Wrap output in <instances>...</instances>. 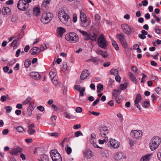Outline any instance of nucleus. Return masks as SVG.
Segmentation results:
<instances>
[{"label": "nucleus", "mask_w": 161, "mask_h": 161, "mask_svg": "<svg viewBox=\"0 0 161 161\" xmlns=\"http://www.w3.org/2000/svg\"><path fill=\"white\" fill-rule=\"evenodd\" d=\"M120 142L114 139L110 138L108 143V145L111 149L118 148L120 146Z\"/></svg>", "instance_id": "5"}, {"label": "nucleus", "mask_w": 161, "mask_h": 161, "mask_svg": "<svg viewBox=\"0 0 161 161\" xmlns=\"http://www.w3.org/2000/svg\"><path fill=\"white\" fill-rule=\"evenodd\" d=\"M131 69L133 72L138 74V69L137 67L135 66H133L132 67Z\"/></svg>", "instance_id": "59"}, {"label": "nucleus", "mask_w": 161, "mask_h": 161, "mask_svg": "<svg viewBox=\"0 0 161 161\" xmlns=\"http://www.w3.org/2000/svg\"><path fill=\"white\" fill-rule=\"evenodd\" d=\"M58 16L60 21L64 24L67 26L71 25V19L70 16L64 10H60L59 11Z\"/></svg>", "instance_id": "1"}, {"label": "nucleus", "mask_w": 161, "mask_h": 161, "mask_svg": "<svg viewBox=\"0 0 161 161\" xmlns=\"http://www.w3.org/2000/svg\"><path fill=\"white\" fill-rule=\"evenodd\" d=\"M159 26H156L154 29L156 33L158 34H159L161 33V29H159Z\"/></svg>", "instance_id": "48"}, {"label": "nucleus", "mask_w": 161, "mask_h": 161, "mask_svg": "<svg viewBox=\"0 0 161 161\" xmlns=\"http://www.w3.org/2000/svg\"><path fill=\"white\" fill-rule=\"evenodd\" d=\"M114 158L117 161H123L126 158V157L122 152H117L114 153Z\"/></svg>", "instance_id": "8"}, {"label": "nucleus", "mask_w": 161, "mask_h": 161, "mask_svg": "<svg viewBox=\"0 0 161 161\" xmlns=\"http://www.w3.org/2000/svg\"><path fill=\"white\" fill-rule=\"evenodd\" d=\"M97 92L98 93L101 92L103 89V86L101 84H98L97 86Z\"/></svg>", "instance_id": "37"}, {"label": "nucleus", "mask_w": 161, "mask_h": 161, "mask_svg": "<svg viewBox=\"0 0 161 161\" xmlns=\"http://www.w3.org/2000/svg\"><path fill=\"white\" fill-rule=\"evenodd\" d=\"M99 53L104 58H106L108 55V54L106 52L103 51L102 50L99 51Z\"/></svg>", "instance_id": "34"}, {"label": "nucleus", "mask_w": 161, "mask_h": 161, "mask_svg": "<svg viewBox=\"0 0 161 161\" xmlns=\"http://www.w3.org/2000/svg\"><path fill=\"white\" fill-rule=\"evenodd\" d=\"M152 154H147L143 156L141 158L140 161H149L151 158Z\"/></svg>", "instance_id": "21"}, {"label": "nucleus", "mask_w": 161, "mask_h": 161, "mask_svg": "<svg viewBox=\"0 0 161 161\" xmlns=\"http://www.w3.org/2000/svg\"><path fill=\"white\" fill-rule=\"evenodd\" d=\"M79 31L82 34L83 36L86 38V39H88V37H89V34L87 32L83 31H81L80 30H79Z\"/></svg>", "instance_id": "38"}, {"label": "nucleus", "mask_w": 161, "mask_h": 161, "mask_svg": "<svg viewBox=\"0 0 161 161\" xmlns=\"http://www.w3.org/2000/svg\"><path fill=\"white\" fill-rule=\"evenodd\" d=\"M17 41H13L11 43V46L14 47H16L17 46Z\"/></svg>", "instance_id": "62"}, {"label": "nucleus", "mask_w": 161, "mask_h": 161, "mask_svg": "<svg viewBox=\"0 0 161 161\" xmlns=\"http://www.w3.org/2000/svg\"><path fill=\"white\" fill-rule=\"evenodd\" d=\"M53 17V15L51 13H44L41 16V21L43 24H48L52 19Z\"/></svg>", "instance_id": "3"}, {"label": "nucleus", "mask_w": 161, "mask_h": 161, "mask_svg": "<svg viewBox=\"0 0 161 161\" xmlns=\"http://www.w3.org/2000/svg\"><path fill=\"white\" fill-rule=\"evenodd\" d=\"M29 5V3L26 0H19L18 3L17 7L20 10L25 11L28 8Z\"/></svg>", "instance_id": "7"}, {"label": "nucleus", "mask_w": 161, "mask_h": 161, "mask_svg": "<svg viewBox=\"0 0 161 161\" xmlns=\"http://www.w3.org/2000/svg\"><path fill=\"white\" fill-rule=\"evenodd\" d=\"M131 135L136 139H139L142 136V133L140 130H134L131 131Z\"/></svg>", "instance_id": "10"}, {"label": "nucleus", "mask_w": 161, "mask_h": 161, "mask_svg": "<svg viewBox=\"0 0 161 161\" xmlns=\"http://www.w3.org/2000/svg\"><path fill=\"white\" fill-rule=\"evenodd\" d=\"M31 64V62L29 59H27L25 62V66L26 68H28Z\"/></svg>", "instance_id": "45"}, {"label": "nucleus", "mask_w": 161, "mask_h": 161, "mask_svg": "<svg viewBox=\"0 0 161 161\" xmlns=\"http://www.w3.org/2000/svg\"><path fill=\"white\" fill-rule=\"evenodd\" d=\"M115 80L117 82H119L120 81L121 77L119 75V74H117V75H115Z\"/></svg>", "instance_id": "57"}, {"label": "nucleus", "mask_w": 161, "mask_h": 161, "mask_svg": "<svg viewBox=\"0 0 161 161\" xmlns=\"http://www.w3.org/2000/svg\"><path fill=\"white\" fill-rule=\"evenodd\" d=\"M65 31V30L64 28L62 27H58L57 29V35L58 36H61Z\"/></svg>", "instance_id": "20"}, {"label": "nucleus", "mask_w": 161, "mask_h": 161, "mask_svg": "<svg viewBox=\"0 0 161 161\" xmlns=\"http://www.w3.org/2000/svg\"><path fill=\"white\" fill-rule=\"evenodd\" d=\"M32 99L30 97H28L23 102H22V104L23 105H25L26 104L29 103L30 101Z\"/></svg>", "instance_id": "35"}, {"label": "nucleus", "mask_w": 161, "mask_h": 161, "mask_svg": "<svg viewBox=\"0 0 161 161\" xmlns=\"http://www.w3.org/2000/svg\"><path fill=\"white\" fill-rule=\"evenodd\" d=\"M121 27L124 32L127 35L131 34V30L127 24H123L121 25Z\"/></svg>", "instance_id": "11"}, {"label": "nucleus", "mask_w": 161, "mask_h": 161, "mask_svg": "<svg viewBox=\"0 0 161 161\" xmlns=\"http://www.w3.org/2000/svg\"><path fill=\"white\" fill-rule=\"evenodd\" d=\"M142 97L140 94H137L136 96V97L134 101L135 104H138L140 103Z\"/></svg>", "instance_id": "26"}, {"label": "nucleus", "mask_w": 161, "mask_h": 161, "mask_svg": "<svg viewBox=\"0 0 161 161\" xmlns=\"http://www.w3.org/2000/svg\"><path fill=\"white\" fill-rule=\"evenodd\" d=\"M112 43L113 46L114 48L116 51L119 50V47L118 46V44L115 41H112Z\"/></svg>", "instance_id": "43"}, {"label": "nucleus", "mask_w": 161, "mask_h": 161, "mask_svg": "<svg viewBox=\"0 0 161 161\" xmlns=\"http://www.w3.org/2000/svg\"><path fill=\"white\" fill-rule=\"evenodd\" d=\"M85 91V88L83 87H82L81 90L79 91L80 92V96L83 97L84 96L83 92Z\"/></svg>", "instance_id": "54"}, {"label": "nucleus", "mask_w": 161, "mask_h": 161, "mask_svg": "<svg viewBox=\"0 0 161 161\" xmlns=\"http://www.w3.org/2000/svg\"><path fill=\"white\" fill-rule=\"evenodd\" d=\"M34 124H31L28 125L27 132L29 134L32 135L36 132V130L34 129Z\"/></svg>", "instance_id": "15"}, {"label": "nucleus", "mask_w": 161, "mask_h": 161, "mask_svg": "<svg viewBox=\"0 0 161 161\" xmlns=\"http://www.w3.org/2000/svg\"><path fill=\"white\" fill-rule=\"evenodd\" d=\"M65 38L66 40H78L79 39L77 35L74 32L66 34Z\"/></svg>", "instance_id": "9"}, {"label": "nucleus", "mask_w": 161, "mask_h": 161, "mask_svg": "<svg viewBox=\"0 0 161 161\" xmlns=\"http://www.w3.org/2000/svg\"><path fill=\"white\" fill-rule=\"evenodd\" d=\"M97 42L99 47L102 48L106 49L107 45L106 41H97Z\"/></svg>", "instance_id": "19"}, {"label": "nucleus", "mask_w": 161, "mask_h": 161, "mask_svg": "<svg viewBox=\"0 0 161 161\" xmlns=\"http://www.w3.org/2000/svg\"><path fill=\"white\" fill-rule=\"evenodd\" d=\"M123 47L125 48H126L127 47V43L126 41H120Z\"/></svg>", "instance_id": "47"}, {"label": "nucleus", "mask_w": 161, "mask_h": 161, "mask_svg": "<svg viewBox=\"0 0 161 161\" xmlns=\"http://www.w3.org/2000/svg\"><path fill=\"white\" fill-rule=\"evenodd\" d=\"M5 109L6 110V112L7 113H10L12 109V108L10 106H7L5 107Z\"/></svg>", "instance_id": "49"}, {"label": "nucleus", "mask_w": 161, "mask_h": 161, "mask_svg": "<svg viewBox=\"0 0 161 161\" xmlns=\"http://www.w3.org/2000/svg\"><path fill=\"white\" fill-rule=\"evenodd\" d=\"M64 115L66 118L70 119L72 117L70 113L67 112L64 113Z\"/></svg>", "instance_id": "52"}, {"label": "nucleus", "mask_w": 161, "mask_h": 161, "mask_svg": "<svg viewBox=\"0 0 161 161\" xmlns=\"http://www.w3.org/2000/svg\"><path fill=\"white\" fill-rule=\"evenodd\" d=\"M7 97L5 95H3V96H2L1 97V98H0L1 101V102H4L5 101H6V100L7 98L8 99V95H7Z\"/></svg>", "instance_id": "53"}, {"label": "nucleus", "mask_w": 161, "mask_h": 161, "mask_svg": "<svg viewBox=\"0 0 161 161\" xmlns=\"http://www.w3.org/2000/svg\"><path fill=\"white\" fill-rule=\"evenodd\" d=\"M11 12L10 9L8 7H4L2 9V14L4 15H9Z\"/></svg>", "instance_id": "17"}, {"label": "nucleus", "mask_w": 161, "mask_h": 161, "mask_svg": "<svg viewBox=\"0 0 161 161\" xmlns=\"http://www.w3.org/2000/svg\"><path fill=\"white\" fill-rule=\"evenodd\" d=\"M84 155L87 158H91L92 156V151L90 149L87 150L85 152Z\"/></svg>", "instance_id": "24"}, {"label": "nucleus", "mask_w": 161, "mask_h": 161, "mask_svg": "<svg viewBox=\"0 0 161 161\" xmlns=\"http://www.w3.org/2000/svg\"><path fill=\"white\" fill-rule=\"evenodd\" d=\"M129 74L130 80L134 82L136 81V77L130 72H129Z\"/></svg>", "instance_id": "32"}, {"label": "nucleus", "mask_w": 161, "mask_h": 161, "mask_svg": "<svg viewBox=\"0 0 161 161\" xmlns=\"http://www.w3.org/2000/svg\"><path fill=\"white\" fill-rule=\"evenodd\" d=\"M30 76L34 80H38L40 79L41 76L40 74L37 72H33L30 74Z\"/></svg>", "instance_id": "18"}, {"label": "nucleus", "mask_w": 161, "mask_h": 161, "mask_svg": "<svg viewBox=\"0 0 161 161\" xmlns=\"http://www.w3.org/2000/svg\"><path fill=\"white\" fill-rule=\"evenodd\" d=\"M100 134L103 137H106V136L108 134V129L105 126L101 127L100 129Z\"/></svg>", "instance_id": "14"}, {"label": "nucleus", "mask_w": 161, "mask_h": 161, "mask_svg": "<svg viewBox=\"0 0 161 161\" xmlns=\"http://www.w3.org/2000/svg\"><path fill=\"white\" fill-rule=\"evenodd\" d=\"M128 85V82H126L124 84H120L119 85V88L121 90H123L127 87Z\"/></svg>", "instance_id": "28"}, {"label": "nucleus", "mask_w": 161, "mask_h": 161, "mask_svg": "<svg viewBox=\"0 0 161 161\" xmlns=\"http://www.w3.org/2000/svg\"><path fill=\"white\" fill-rule=\"evenodd\" d=\"M97 40H105L104 35H101L97 38Z\"/></svg>", "instance_id": "58"}, {"label": "nucleus", "mask_w": 161, "mask_h": 161, "mask_svg": "<svg viewBox=\"0 0 161 161\" xmlns=\"http://www.w3.org/2000/svg\"><path fill=\"white\" fill-rule=\"evenodd\" d=\"M80 26L83 27H86L89 26L90 23L89 20L87 19L86 15L82 12H80Z\"/></svg>", "instance_id": "4"}, {"label": "nucleus", "mask_w": 161, "mask_h": 161, "mask_svg": "<svg viewBox=\"0 0 161 161\" xmlns=\"http://www.w3.org/2000/svg\"><path fill=\"white\" fill-rule=\"evenodd\" d=\"M51 80L55 86H57L58 85V81L57 76L54 78L52 79Z\"/></svg>", "instance_id": "31"}, {"label": "nucleus", "mask_w": 161, "mask_h": 161, "mask_svg": "<svg viewBox=\"0 0 161 161\" xmlns=\"http://www.w3.org/2000/svg\"><path fill=\"white\" fill-rule=\"evenodd\" d=\"M50 155L53 161H62L61 156L57 150H51Z\"/></svg>", "instance_id": "6"}, {"label": "nucleus", "mask_w": 161, "mask_h": 161, "mask_svg": "<svg viewBox=\"0 0 161 161\" xmlns=\"http://www.w3.org/2000/svg\"><path fill=\"white\" fill-rule=\"evenodd\" d=\"M110 73L112 75H116L118 74L119 71L117 69H112L110 71Z\"/></svg>", "instance_id": "40"}, {"label": "nucleus", "mask_w": 161, "mask_h": 161, "mask_svg": "<svg viewBox=\"0 0 161 161\" xmlns=\"http://www.w3.org/2000/svg\"><path fill=\"white\" fill-rule=\"evenodd\" d=\"M100 16L99 15L97 14H96L95 15V19L96 21H97V22H98L99 21L100 19Z\"/></svg>", "instance_id": "55"}, {"label": "nucleus", "mask_w": 161, "mask_h": 161, "mask_svg": "<svg viewBox=\"0 0 161 161\" xmlns=\"http://www.w3.org/2000/svg\"><path fill=\"white\" fill-rule=\"evenodd\" d=\"M161 138L159 136H155L150 140L149 143V147L151 151L157 149L160 144Z\"/></svg>", "instance_id": "2"}, {"label": "nucleus", "mask_w": 161, "mask_h": 161, "mask_svg": "<svg viewBox=\"0 0 161 161\" xmlns=\"http://www.w3.org/2000/svg\"><path fill=\"white\" fill-rule=\"evenodd\" d=\"M101 155L104 157H107L108 156V151L107 150H104L101 152Z\"/></svg>", "instance_id": "29"}, {"label": "nucleus", "mask_w": 161, "mask_h": 161, "mask_svg": "<svg viewBox=\"0 0 161 161\" xmlns=\"http://www.w3.org/2000/svg\"><path fill=\"white\" fill-rule=\"evenodd\" d=\"M63 69L64 70V71H66L68 69V67L66 63H64L62 65Z\"/></svg>", "instance_id": "60"}, {"label": "nucleus", "mask_w": 161, "mask_h": 161, "mask_svg": "<svg viewBox=\"0 0 161 161\" xmlns=\"http://www.w3.org/2000/svg\"><path fill=\"white\" fill-rule=\"evenodd\" d=\"M65 150L68 154H69L71 153L72 149L70 147H68V145L65 147Z\"/></svg>", "instance_id": "44"}, {"label": "nucleus", "mask_w": 161, "mask_h": 161, "mask_svg": "<svg viewBox=\"0 0 161 161\" xmlns=\"http://www.w3.org/2000/svg\"><path fill=\"white\" fill-rule=\"evenodd\" d=\"M16 130L19 132H23L25 131V130L21 126H19L16 128Z\"/></svg>", "instance_id": "36"}, {"label": "nucleus", "mask_w": 161, "mask_h": 161, "mask_svg": "<svg viewBox=\"0 0 161 161\" xmlns=\"http://www.w3.org/2000/svg\"><path fill=\"white\" fill-rule=\"evenodd\" d=\"M47 48L46 45L44 43L42 44L40 47V51H43Z\"/></svg>", "instance_id": "50"}, {"label": "nucleus", "mask_w": 161, "mask_h": 161, "mask_svg": "<svg viewBox=\"0 0 161 161\" xmlns=\"http://www.w3.org/2000/svg\"><path fill=\"white\" fill-rule=\"evenodd\" d=\"M24 35V31L23 30L20 32L18 34L16 37L17 39H20Z\"/></svg>", "instance_id": "41"}, {"label": "nucleus", "mask_w": 161, "mask_h": 161, "mask_svg": "<svg viewBox=\"0 0 161 161\" xmlns=\"http://www.w3.org/2000/svg\"><path fill=\"white\" fill-rule=\"evenodd\" d=\"M98 59L96 57H92L90 59H89L87 61H91L95 64H97V62Z\"/></svg>", "instance_id": "39"}, {"label": "nucleus", "mask_w": 161, "mask_h": 161, "mask_svg": "<svg viewBox=\"0 0 161 161\" xmlns=\"http://www.w3.org/2000/svg\"><path fill=\"white\" fill-rule=\"evenodd\" d=\"M89 74V72L88 70H84L81 74L80 79L81 80L85 79L88 77Z\"/></svg>", "instance_id": "16"}, {"label": "nucleus", "mask_w": 161, "mask_h": 161, "mask_svg": "<svg viewBox=\"0 0 161 161\" xmlns=\"http://www.w3.org/2000/svg\"><path fill=\"white\" fill-rule=\"evenodd\" d=\"M149 105V103L148 101H144L142 103V106L144 108H148Z\"/></svg>", "instance_id": "33"}, {"label": "nucleus", "mask_w": 161, "mask_h": 161, "mask_svg": "<svg viewBox=\"0 0 161 161\" xmlns=\"http://www.w3.org/2000/svg\"><path fill=\"white\" fill-rule=\"evenodd\" d=\"M104 138L103 140H99V142L100 144H103L104 142H107L108 141V137H104Z\"/></svg>", "instance_id": "42"}, {"label": "nucleus", "mask_w": 161, "mask_h": 161, "mask_svg": "<svg viewBox=\"0 0 161 161\" xmlns=\"http://www.w3.org/2000/svg\"><path fill=\"white\" fill-rule=\"evenodd\" d=\"M89 37H88V40H96V38L97 36V34L95 32L89 34Z\"/></svg>", "instance_id": "22"}, {"label": "nucleus", "mask_w": 161, "mask_h": 161, "mask_svg": "<svg viewBox=\"0 0 161 161\" xmlns=\"http://www.w3.org/2000/svg\"><path fill=\"white\" fill-rule=\"evenodd\" d=\"M33 14L36 16L40 15V8L38 7L34 8L33 10Z\"/></svg>", "instance_id": "23"}, {"label": "nucleus", "mask_w": 161, "mask_h": 161, "mask_svg": "<svg viewBox=\"0 0 161 161\" xmlns=\"http://www.w3.org/2000/svg\"><path fill=\"white\" fill-rule=\"evenodd\" d=\"M37 109L41 112H43L44 110V108L42 106H39L37 107Z\"/></svg>", "instance_id": "63"}, {"label": "nucleus", "mask_w": 161, "mask_h": 161, "mask_svg": "<svg viewBox=\"0 0 161 161\" xmlns=\"http://www.w3.org/2000/svg\"><path fill=\"white\" fill-rule=\"evenodd\" d=\"M117 37L119 40H125L123 35L121 34L117 35Z\"/></svg>", "instance_id": "46"}, {"label": "nucleus", "mask_w": 161, "mask_h": 161, "mask_svg": "<svg viewBox=\"0 0 161 161\" xmlns=\"http://www.w3.org/2000/svg\"><path fill=\"white\" fill-rule=\"evenodd\" d=\"M77 20V15L76 14H74L73 16V21L76 22Z\"/></svg>", "instance_id": "61"}, {"label": "nucleus", "mask_w": 161, "mask_h": 161, "mask_svg": "<svg viewBox=\"0 0 161 161\" xmlns=\"http://www.w3.org/2000/svg\"><path fill=\"white\" fill-rule=\"evenodd\" d=\"M96 136L95 134L92 133L91 134V137L90 139V141L91 143L93 145V146L96 148H102V147H99L96 144Z\"/></svg>", "instance_id": "12"}, {"label": "nucleus", "mask_w": 161, "mask_h": 161, "mask_svg": "<svg viewBox=\"0 0 161 161\" xmlns=\"http://www.w3.org/2000/svg\"><path fill=\"white\" fill-rule=\"evenodd\" d=\"M22 151V149L20 147H18L16 148L13 147L11 149L9 153H10L12 155H17L19 153H21Z\"/></svg>", "instance_id": "13"}, {"label": "nucleus", "mask_w": 161, "mask_h": 161, "mask_svg": "<svg viewBox=\"0 0 161 161\" xmlns=\"http://www.w3.org/2000/svg\"><path fill=\"white\" fill-rule=\"evenodd\" d=\"M99 98H98L96 100H95L92 103L93 106H95L97 105V104L99 102Z\"/></svg>", "instance_id": "64"}, {"label": "nucleus", "mask_w": 161, "mask_h": 161, "mask_svg": "<svg viewBox=\"0 0 161 161\" xmlns=\"http://www.w3.org/2000/svg\"><path fill=\"white\" fill-rule=\"evenodd\" d=\"M112 94L113 97L115 98L117 97V96L119 94L117 93V92H116L114 91V90H113L112 92Z\"/></svg>", "instance_id": "56"}, {"label": "nucleus", "mask_w": 161, "mask_h": 161, "mask_svg": "<svg viewBox=\"0 0 161 161\" xmlns=\"http://www.w3.org/2000/svg\"><path fill=\"white\" fill-rule=\"evenodd\" d=\"M39 160L40 161H49V158L47 156L43 155L41 156V159Z\"/></svg>", "instance_id": "30"}, {"label": "nucleus", "mask_w": 161, "mask_h": 161, "mask_svg": "<svg viewBox=\"0 0 161 161\" xmlns=\"http://www.w3.org/2000/svg\"><path fill=\"white\" fill-rule=\"evenodd\" d=\"M39 49L37 47H34L30 50V53L31 55H34L37 54V51Z\"/></svg>", "instance_id": "25"}, {"label": "nucleus", "mask_w": 161, "mask_h": 161, "mask_svg": "<svg viewBox=\"0 0 161 161\" xmlns=\"http://www.w3.org/2000/svg\"><path fill=\"white\" fill-rule=\"evenodd\" d=\"M49 75H50L51 79L57 77L56 71L54 69L52 70L49 73Z\"/></svg>", "instance_id": "27"}, {"label": "nucleus", "mask_w": 161, "mask_h": 161, "mask_svg": "<svg viewBox=\"0 0 161 161\" xmlns=\"http://www.w3.org/2000/svg\"><path fill=\"white\" fill-rule=\"evenodd\" d=\"M75 135L76 137H78L80 136H83V134L79 130L75 133Z\"/></svg>", "instance_id": "51"}]
</instances>
